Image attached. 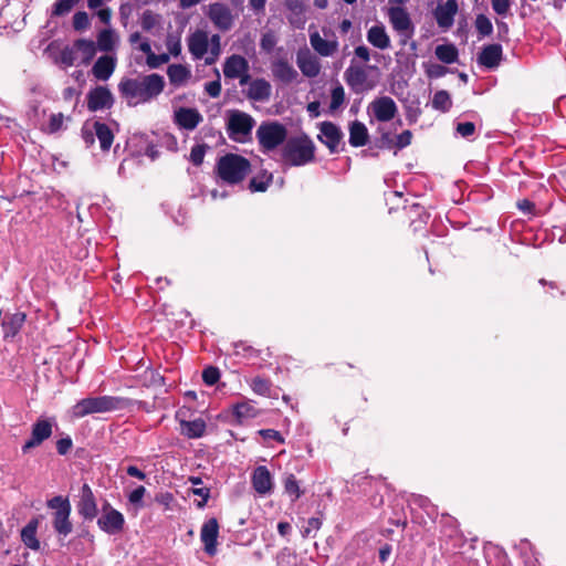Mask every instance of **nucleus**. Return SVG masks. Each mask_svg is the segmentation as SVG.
I'll return each mask as SVG.
<instances>
[{
	"label": "nucleus",
	"mask_w": 566,
	"mask_h": 566,
	"mask_svg": "<svg viewBox=\"0 0 566 566\" xmlns=\"http://www.w3.org/2000/svg\"><path fill=\"white\" fill-rule=\"evenodd\" d=\"M165 80L160 74L151 73L139 78H123L118 84L120 95L129 105L148 103L163 93Z\"/></svg>",
	"instance_id": "obj_1"
},
{
	"label": "nucleus",
	"mask_w": 566,
	"mask_h": 566,
	"mask_svg": "<svg viewBox=\"0 0 566 566\" xmlns=\"http://www.w3.org/2000/svg\"><path fill=\"white\" fill-rule=\"evenodd\" d=\"M214 171L223 182L238 185L251 172V163L239 154L228 153L217 160Z\"/></svg>",
	"instance_id": "obj_2"
},
{
	"label": "nucleus",
	"mask_w": 566,
	"mask_h": 566,
	"mask_svg": "<svg viewBox=\"0 0 566 566\" xmlns=\"http://www.w3.org/2000/svg\"><path fill=\"white\" fill-rule=\"evenodd\" d=\"M133 401L124 397L99 396L81 399L72 407L74 418H84L92 413L109 412L130 407Z\"/></svg>",
	"instance_id": "obj_3"
},
{
	"label": "nucleus",
	"mask_w": 566,
	"mask_h": 566,
	"mask_svg": "<svg viewBox=\"0 0 566 566\" xmlns=\"http://www.w3.org/2000/svg\"><path fill=\"white\" fill-rule=\"evenodd\" d=\"M315 145L313 140L303 135L290 138L281 151L282 163L285 167H300L315 159Z\"/></svg>",
	"instance_id": "obj_4"
},
{
	"label": "nucleus",
	"mask_w": 566,
	"mask_h": 566,
	"mask_svg": "<svg viewBox=\"0 0 566 566\" xmlns=\"http://www.w3.org/2000/svg\"><path fill=\"white\" fill-rule=\"evenodd\" d=\"M49 509L54 510L53 512V528L61 536H67L73 531V524L70 520L71 515V503L67 497L56 495L46 502Z\"/></svg>",
	"instance_id": "obj_5"
},
{
	"label": "nucleus",
	"mask_w": 566,
	"mask_h": 566,
	"mask_svg": "<svg viewBox=\"0 0 566 566\" xmlns=\"http://www.w3.org/2000/svg\"><path fill=\"white\" fill-rule=\"evenodd\" d=\"M255 135L262 151H271L285 142L287 129L279 122H263Z\"/></svg>",
	"instance_id": "obj_6"
},
{
	"label": "nucleus",
	"mask_w": 566,
	"mask_h": 566,
	"mask_svg": "<svg viewBox=\"0 0 566 566\" xmlns=\"http://www.w3.org/2000/svg\"><path fill=\"white\" fill-rule=\"evenodd\" d=\"M255 125L254 118L242 111L231 109L227 117V133L230 139L243 143L250 136Z\"/></svg>",
	"instance_id": "obj_7"
},
{
	"label": "nucleus",
	"mask_w": 566,
	"mask_h": 566,
	"mask_svg": "<svg viewBox=\"0 0 566 566\" xmlns=\"http://www.w3.org/2000/svg\"><path fill=\"white\" fill-rule=\"evenodd\" d=\"M97 526L108 535H116L123 532L125 527V517L108 501L102 505V514L97 517Z\"/></svg>",
	"instance_id": "obj_8"
},
{
	"label": "nucleus",
	"mask_w": 566,
	"mask_h": 566,
	"mask_svg": "<svg viewBox=\"0 0 566 566\" xmlns=\"http://www.w3.org/2000/svg\"><path fill=\"white\" fill-rule=\"evenodd\" d=\"M53 433V420L48 418H39L31 428V436L24 442L21 450L25 454L30 450L40 447Z\"/></svg>",
	"instance_id": "obj_9"
},
{
	"label": "nucleus",
	"mask_w": 566,
	"mask_h": 566,
	"mask_svg": "<svg viewBox=\"0 0 566 566\" xmlns=\"http://www.w3.org/2000/svg\"><path fill=\"white\" fill-rule=\"evenodd\" d=\"M78 515L84 520L92 522L98 515V506L96 496L92 488L84 483L80 490L78 501L76 503Z\"/></svg>",
	"instance_id": "obj_10"
},
{
	"label": "nucleus",
	"mask_w": 566,
	"mask_h": 566,
	"mask_svg": "<svg viewBox=\"0 0 566 566\" xmlns=\"http://www.w3.org/2000/svg\"><path fill=\"white\" fill-rule=\"evenodd\" d=\"M388 18L392 28L405 38L402 43L413 35L415 27L405 8L400 6L389 8Z\"/></svg>",
	"instance_id": "obj_11"
},
{
	"label": "nucleus",
	"mask_w": 566,
	"mask_h": 566,
	"mask_svg": "<svg viewBox=\"0 0 566 566\" xmlns=\"http://www.w3.org/2000/svg\"><path fill=\"white\" fill-rule=\"evenodd\" d=\"M344 80L346 84L355 92L369 91L375 87V83L368 81V73L365 66L349 65L345 73Z\"/></svg>",
	"instance_id": "obj_12"
},
{
	"label": "nucleus",
	"mask_w": 566,
	"mask_h": 566,
	"mask_svg": "<svg viewBox=\"0 0 566 566\" xmlns=\"http://www.w3.org/2000/svg\"><path fill=\"white\" fill-rule=\"evenodd\" d=\"M344 134L340 128L333 122H322L319 124L318 140L324 144L331 154L339 151V145L343 140Z\"/></svg>",
	"instance_id": "obj_13"
},
{
	"label": "nucleus",
	"mask_w": 566,
	"mask_h": 566,
	"mask_svg": "<svg viewBox=\"0 0 566 566\" xmlns=\"http://www.w3.org/2000/svg\"><path fill=\"white\" fill-rule=\"evenodd\" d=\"M87 108L90 112L108 109L114 104L112 92L106 86H95L91 88L86 95Z\"/></svg>",
	"instance_id": "obj_14"
},
{
	"label": "nucleus",
	"mask_w": 566,
	"mask_h": 566,
	"mask_svg": "<svg viewBox=\"0 0 566 566\" xmlns=\"http://www.w3.org/2000/svg\"><path fill=\"white\" fill-rule=\"evenodd\" d=\"M219 522L216 517L207 520L200 531V539L203 543L205 553L209 556L217 554L218 537H219Z\"/></svg>",
	"instance_id": "obj_15"
},
{
	"label": "nucleus",
	"mask_w": 566,
	"mask_h": 566,
	"mask_svg": "<svg viewBox=\"0 0 566 566\" xmlns=\"http://www.w3.org/2000/svg\"><path fill=\"white\" fill-rule=\"evenodd\" d=\"M209 19L221 31H228L233 25L231 10L223 3H212L209 6Z\"/></svg>",
	"instance_id": "obj_16"
},
{
	"label": "nucleus",
	"mask_w": 566,
	"mask_h": 566,
	"mask_svg": "<svg viewBox=\"0 0 566 566\" xmlns=\"http://www.w3.org/2000/svg\"><path fill=\"white\" fill-rule=\"evenodd\" d=\"M370 107L373 109L374 116L378 122H389L396 116L398 112L395 101L389 96L375 98L370 103Z\"/></svg>",
	"instance_id": "obj_17"
},
{
	"label": "nucleus",
	"mask_w": 566,
	"mask_h": 566,
	"mask_svg": "<svg viewBox=\"0 0 566 566\" xmlns=\"http://www.w3.org/2000/svg\"><path fill=\"white\" fill-rule=\"evenodd\" d=\"M175 123L184 129L193 130L201 122L202 115L197 108L180 107L175 112Z\"/></svg>",
	"instance_id": "obj_18"
},
{
	"label": "nucleus",
	"mask_w": 566,
	"mask_h": 566,
	"mask_svg": "<svg viewBox=\"0 0 566 566\" xmlns=\"http://www.w3.org/2000/svg\"><path fill=\"white\" fill-rule=\"evenodd\" d=\"M503 50L497 43L483 46L478 55V63L481 66L493 70L497 67L502 61Z\"/></svg>",
	"instance_id": "obj_19"
},
{
	"label": "nucleus",
	"mask_w": 566,
	"mask_h": 566,
	"mask_svg": "<svg viewBox=\"0 0 566 566\" xmlns=\"http://www.w3.org/2000/svg\"><path fill=\"white\" fill-rule=\"evenodd\" d=\"M458 9L457 0H447L444 4H439L434 11L438 25L442 29L452 27Z\"/></svg>",
	"instance_id": "obj_20"
},
{
	"label": "nucleus",
	"mask_w": 566,
	"mask_h": 566,
	"mask_svg": "<svg viewBox=\"0 0 566 566\" xmlns=\"http://www.w3.org/2000/svg\"><path fill=\"white\" fill-rule=\"evenodd\" d=\"M271 70L274 78L283 84H291L298 76L297 71L285 59L274 61Z\"/></svg>",
	"instance_id": "obj_21"
},
{
	"label": "nucleus",
	"mask_w": 566,
	"mask_h": 566,
	"mask_svg": "<svg viewBox=\"0 0 566 566\" xmlns=\"http://www.w3.org/2000/svg\"><path fill=\"white\" fill-rule=\"evenodd\" d=\"M249 71L248 60L239 54L227 57L223 64V74L227 78H237Z\"/></svg>",
	"instance_id": "obj_22"
},
{
	"label": "nucleus",
	"mask_w": 566,
	"mask_h": 566,
	"mask_svg": "<svg viewBox=\"0 0 566 566\" xmlns=\"http://www.w3.org/2000/svg\"><path fill=\"white\" fill-rule=\"evenodd\" d=\"M272 94V86L265 78H255L250 82L247 97L254 102H266Z\"/></svg>",
	"instance_id": "obj_23"
},
{
	"label": "nucleus",
	"mask_w": 566,
	"mask_h": 566,
	"mask_svg": "<svg viewBox=\"0 0 566 566\" xmlns=\"http://www.w3.org/2000/svg\"><path fill=\"white\" fill-rule=\"evenodd\" d=\"M27 315L23 312H17L4 316L1 326L3 329V338H13L19 334L24 325Z\"/></svg>",
	"instance_id": "obj_24"
},
{
	"label": "nucleus",
	"mask_w": 566,
	"mask_h": 566,
	"mask_svg": "<svg viewBox=\"0 0 566 566\" xmlns=\"http://www.w3.org/2000/svg\"><path fill=\"white\" fill-rule=\"evenodd\" d=\"M296 63L303 75L307 77H316L321 72V64L318 59L307 52H298Z\"/></svg>",
	"instance_id": "obj_25"
},
{
	"label": "nucleus",
	"mask_w": 566,
	"mask_h": 566,
	"mask_svg": "<svg viewBox=\"0 0 566 566\" xmlns=\"http://www.w3.org/2000/svg\"><path fill=\"white\" fill-rule=\"evenodd\" d=\"M116 59L111 55L99 56L92 67V74L99 81H107L114 73Z\"/></svg>",
	"instance_id": "obj_26"
},
{
	"label": "nucleus",
	"mask_w": 566,
	"mask_h": 566,
	"mask_svg": "<svg viewBox=\"0 0 566 566\" xmlns=\"http://www.w3.org/2000/svg\"><path fill=\"white\" fill-rule=\"evenodd\" d=\"M189 52L195 59H202L208 52L209 39L205 31H196L188 39Z\"/></svg>",
	"instance_id": "obj_27"
},
{
	"label": "nucleus",
	"mask_w": 566,
	"mask_h": 566,
	"mask_svg": "<svg viewBox=\"0 0 566 566\" xmlns=\"http://www.w3.org/2000/svg\"><path fill=\"white\" fill-rule=\"evenodd\" d=\"M310 42L314 51L321 56H332L338 50L337 40L323 39L318 32L310 34Z\"/></svg>",
	"instance_id": "obj_28"
},
{
	"label": "nucleus",
	"mask_w": 566,
	"mask_h": 566,
	"mask_svg": "<svg viewBox=\"0 0 566 566\" xmlns=\"http://www.w3.org/2000/svg\"><path fill=\"white\" fill-rule=\"evenodd\" d=\"M252 485L259 494H266L272 489V476L266 467H258L252 474Z\"/></svg>",
	"instance_id": "obj_29"
},
{
	"label": "nucleus",
	"mask_w": 566,
	"mask_h": 566,
	"mask_svg": "<svg viewBox=\"0 0 566 566\" xmlns=\"http://www.w3.org/2000/svg\"><path fill=\"white\" fill-rule=\"evenodd\" d=\"M349 144L358 148L365 146L369 140V133L366 125L359 120L349 123Z\"/></svg>",
	"instance_id": "obj_30"
},
{
	"label": "nucleus",
	"mask_w": 566,
	"mask_h": 566,
	"mask_svg": "<svg viewBox=\"0 0 566 566\" xmlns=\"http://www.w3.org/2000/svg\"><path fill=\"white\" fill-rule=\"evenodd\" d=\"M367 41L379 50H387L390 48V38L382 24H376L369 28L367 31Z\"/></svg>",
	"instance_id": "obj_31"
},
{
	"label": "nucleus",
	"mask_w": 566,
	"mask_h": 566,
	"mask_svg": "<svg viewBox=\"0 0 566 566\" xmlns=\"http://www.w3.org/2000/svg\"><path fill=\"white\" fill-rule=\"evenodd\" d=\"M39 526V520L32 518L21 531V541L23 544L33 551L40 549V541L36 537V531Z\"/></svg>",
	"instance_id": "obj_32"
},
{
	"label": "nucleus",
	"mask_w": 566,
	"mask_h": 566,
	"mask_svg": "<svg viewBox=\"0 0 566 566\" xmlns=\"http://www.w3.org/2000/svg\"><path fill=\"white\" fill-rule=\"evenodd\" d=\"M180 428L181 434L188 439H198L205 434L207 424L202 418H197L191 421L181 420Z\"/></svg>",
	"instance_id": "obj_33"
},
{
	"label": "nucleus",
	"mask_w": 566,
	"mask_h": 566,
	"mask_svg": "<svg viewBox=\"0 0 566 566\" xmlns=\"http://www.w3.org/2000/svg\"><path fill=\"white\" fill-rule=\"evenodd\" d=\"M75 49L77 50L78 59L83 65H88L93 61L97 51L95 42L87 39L75 40Z\"/></svg>",
	"instance_id": "obj_34"
},
{
	"label": "nucleus",
	"mask_w": 566,
	"mask_h": 566,
	"mask_svg": "<svg viewBox=\"0 0 566 566\" xmlns=\"http://www.w3.org/2000/svg\"><path fill=\"white\" fill-rule=\"evenodd\" d=\"M95 136L99 142L101 149L103 151H108L114 142V134L109 126L99 120H95L93 124Z\"/></svg>",
	"instance_id": "obj_35"
},
{
	"label": "nucleus",
	"mask_w": 566,
	"mask_h": 566,
	"mask_svg": "<svg viewBox=\"0 0 566 566\" xmlns=\"http://www.w3.org/2000/svg\"><path fill=\"white\" fill-rule=\"evenodd\" d=\"M167 75L171 85L179 86L190 78L191 72L186 65L171 64L167 69Z\"/></svg>",
	"instance_id": "obj_36"
},
{
	"label": "nucleus",
	"mask_w": 566,
	"mask_h": 566,
	"mask_svg": "<svg viewBox=\"0 0 566 566\" xmlns=\"http://www.w3.org/2000/svg\"><path fill=\"white\" fill-rule=\"evenodd\" d=\"M272 181V172H269L268 170H262L256 176L250 179L248 188L251 192H264L268 190Z\"/></svg>",
	"instance_id": "obj_37"
},
{
	"label": "nucleus",
	"mask_w": 566,
	"mask_h": 566,
	"mask_svg": "<svg viewBox=\"0 0 566 566\" xmlns=\"http://www.w3.org/2000/svg\"><path fill=\"white\" fill-rule=\"evenodd\" d=\"M233 415L241 423L245 419H253L260 415L255 406L248 401L238 402L233 406Z\"/></svg>",
	"instance_id": "obj_38"
},
{
	"label": "nucleus",
	"mask_w": 566,
	"mask_h": 566,
	"mask_svg": "<svg viewBox=\"0 0 566 566\" xmlns=\"http://www.w3.org/2000/svg\"><path fill=\"white\" fill-rule=\"evenodd\" d=\"M437 59L446 64H452L458 61L459 52L453 44H440L434 50Z\"/></svg>",
	"instance_id": "obj_39"
},
{
	"label": "nucleus",
	"mask_w": 566,
	"mask_h": 566,
	"mask_svg": "<svg viewBox=\"0 0 566 566\" xmlns=\"http://www.w3.org/2000/svg\"><path fill=\"white\" fill-rule=\"evenodd\" d=\"M250 387L254 394L263 397L271 396L272 382L270 379L256 376L251 379Z\"/></svg>",
	"instance_id": "obj_40"
},
{
	"label": "nucleus",
	"mask_w": 566,
	"mask_h": 566,
	"mask_svg": "<svg viewBox=\"0 0 566 566\" xmlns=\"http://www.w3.org/2000/svg\"><path fill=\"white\" fill-rule=\"evenodd\" d=\"M431 104L434 109L446 113L452 106L451 96L444 90L438 91L434 93Z\"/></svg>",
	"instance_id": "obj_41"
},
{
	"label": "nucleus",
	"mask_w": 566,
	"mask_h": 566,
	"mask_svg": "<svg viewBox=\"0 0 566 566\" xmlns=\"http://www.w3.org/2000/svg\"><path fill=\"white\" fill-rule=\"evenodd\" d=\"M283 484L285 493L292 496L293 502L302 496L303 491L301 490L300 483L294 474H287L284 478Z\"/></svg>",
	"instance_id": "obj_42"
},
{
	"label": "nucleus",
	"mask_w": 566,
	"mask_h": 566,
	"mask_svg": "<svg viewBox=\"0 0 566 566\" xmlns=\"http://www.w3.org/2000/svg\"><path fill=\"white\" fill-rule=\"evenodd\" d=\"M115 46L114 31L104 29L97 34V46L101 51L109 52Z\"/></svg>",
	"instance_id": "obj_43"
},
{
	"label": "nucleus",
	"mask_w": 566,
	"mask_h": 566,
	"mask_svg": "<svg viewBox=\"0 0 566 566\" xmlns=\"http://www.w3.org/2000/svg\"><path fill=\"white\" fill-rule=\"evenodd\" d=\"M80 0H56L52 7L51 17H63L72 11Z\"/></svg>",
	"instance_id": "obj_44"
},
{
	"label": "nucleus",
	"mask_w": 566,
	"mask_h": 566,
	"mask_svg": "<svg viewBox=\"0 0 566 566\" xmlns=\"http://www.w3.org/2000/svg\"><path fill=\"white\" fill-rule=\"evenodd\" d=\"M78 60V53L75 49V41L72 45H66L61 50L60 62L65 66H73Z\"/></svg>",
	"instance_id": "obj_45"
},
{
	"label": "nucleus",
	"mask_w": 566,
	"mask_h": 566,
	"mask_svg": "<svg viewBox=\"0 0 566 566\" xmlns=\"http://www.w3.org/2000/svg\"><path fill=\"white\" fill-rule=\"evenodd\" d=\"M160 22V15L151 10H145L140 18L142 29L146 32L151 31Z\"/></svg>",
	"instance_id": "obj_46"
},
{
	"label": "nucleus",
	"mask_w": 566,
	"mask_h": 566,
	"mask_svg": "<svg viewBox=\"0 0 566 566\" xmlns=\"http://www.w3.org/2000/svg\"><path fill=\"white\" fill-rule=\"evenodd\" d=\"M475 28L480 36H489L493 32L491 20L484 14H478L475 19Z\"/></svg>",
	"instance_id": "obj_47"
},
{
	"label": "nucleus",
	"mask_w": 566,
	"mask_h": 566,
	"mask_svg": "<svg viewBox=\"0 0 566 566\" xmlns=\"http://www.w3.org/2000/svg\"><path fill=\"white\" fill-rule=\"evenodd\" d=\"M345 102V91L344 87L338 84L332 90L331 94V103H329V109L336 111Z\"/></svg>",
	"instance_id": "obj_48"
},
{
	"label": "nucleus",
	"mask_w": 566,
	"mask_h": 566,
	"mask_svg": "<svg viewBox=\"0 0 566 566\" xmlns=\"http://www.w3.org/2000/svg\"><path fill=\"white\" fill-rule=\"evenodd\" d=\"M72 25L75 31H80V32L88 29L91 27V21H90V17H88L87 12L77 11L73 15Z\"/></svg>",
	"instance_id": "obj_49"
},
{
	"label": "nucleus",
	"mask_w": 566,
	"mask_h": 566,
	"mask_svg": "<svg viewBox=\"0 0 566 566\" xmlns=\"http://www.w3.org/2000/svg\"><path fill=\"white\" fill-rule=\"evenodd\" d=\"M220 370L218 367L208 366L202 370V380L207 386H213L220 380Z\"/></svg>",
	"instance_id": "obj_50"
},
{
	"label": "nucleus",
	"mask_w": 566,
	"mask_h": 566,
	"mask_svg": "<svg viewBox=\"0 0 566 566\" xmlns=\"http://www.w3.org/2000/svg\"><path fill=\"white\" fill-rule=\"evenodd\" d=\"M208 146L206 144L195 145L190 151V161L195 166H200L203 163Z\"/></svg>",
	"instance_id": "obj_51"
},
{
	"label": "nucleus",
	"mask_w": 566,
	"mask_h": 566,
	"mask_svg": "<svg viewBox=\"0 0 566 566\" xmlns=\"http://www.w3.org/2000/svg\"><path fill=\"white\" fill-rule=\"evenodd\" d=\"M64 116L62 113H55L50 116L48 127L45 132L48 134L57 133L63 126Z\"/></svg>",
	"instance_id": "obj_52"
},
{
	"label": "nucleus",
	"mask_w": 566,
	"mask_h": 566,
	"mask_svg": "<svg viewBox=\"0 0 566 566\" xmlns=\"http://www.w3.org/2000/svg\"><path fill=\"white\" fill-rule=\"evenodd\" d=\"M146 493V489L143 485L137 486L135 490H133L128 494V501L130 504L135 505L136 507H143V497Z\"/></svg>",
	"instance_id": "obj_53"
},
{
	"label": "nucleus",
	"mask_w": 566,
	"mask_h": 566,
	"mask_svg": "<svg viewBox=\"0 0 566 566\" xmlns=\"http://www.w3.org/2000/svg\"><path fill=\"white\" fill-rule=\"evenodd\" d=\"M169 61V54L161 53V54H155L151 53L149 56L146 57V63L150 69H157L161 66L163 64L167 63Z\"/></svg>",
	"instance_id": "obj_54"
},
{
	"label": "nucleus",
	"mask_w": 566,
	"mask_h": 566,
	"mask_svg": "<svg viewBox=\"0 0 566 566\" xmlns=\"http://www.w3.org/2000/svg\"><path fill=\"white\" fill-rule=\"evenodd\" d=\"M516 207L525 216L533 217L536 214V206L528 199L518 200Z\"/></svg>",
	"instance_id": "obj_55"
},
{
	"label": "nucleus",
	"mask_w": 566,
	"mask_h": 566,
	"mask_svg": "<svg viewBox=\"0 0 566 566\" xmlns=\"http://www.w3.org/2000/svg\"><path fill=\"white\" fill-rule=\"evenodd\" d=\"M258 433L264 439V440H274L280 444H283L285 442L284 437L281 434L280 431L274 429H261L258 431Z\"/></svg>",
	"instance_id": "obj_56"
},
{
	"label": "nucleus",
	"mask_w": 566,
	"mask_h": 566,
	"mask_svg": "<svg viewBox=\"0 0 566 566\" xmlns=\"http://www.w3.org/2000/svg\"><path fill=\"white\" fill-rule=\"evenodd\" d=\"M512 0H491L492 9L499 15H506Z\"/></svg>",
	"instance_id": "obj_57"
},
{
	"label": "nucleus",
	"mask_w": 566,
	"mask_h": 566,
	"mask_svg": "<svg viewBox=\"0 0 566 566\" xmlns=\"http://www.w3.org/2000/svg\"><path fill=\"white\" fill-rule=\"evenodd\" d=\"M412 133L409 129L403 130L396 137L395 147L397 149H402L411 144Z\"/></svg>",
	"instance_id": "obj_58"
},
{
	"label": "nucleus",
	"mask_w": 566,
	"mask_h": 566,
	"mask_svg": "<svg viewBox=\"0 0 566 566\" xmlns=\"http://www.w3.org/2000/svg\"><path fill=\"white\" fill-rule=\"evenodd\" d=\"M221 90H222V87H221L220 80L208 82L205 85V91L212 98L219 97L221 94Z\"/></svg>",
	"instance_id": "obj_59"
},
{
	"label": "nucleus",
	"mask_w": 566,
	"mask_h": 566,
	"mask_svg": "<svg viewBox=\"0 0 566 566\" xmlns=\"http://www.w3.org/2000/svg\"><path fill=\"white\" fill-rule=\"evenodd\" d=\"M73 447V441L70 437L61 438L56 441V451L61 455L67 454Z\"/></svg>",
	"instance_id": "obj_60"
},
{
	"label": "nucleus",
	"mask_w": 566,
	"mask_h": 566,
	"mask_svg": "<svg viewBox=\"0 0 566 566\" xmlns=\"http://www.w3.org/2000/svg\"><path fill=\"white\" fill-rule=\"evenodd\" d=\"M475 132V125L472 122L458 123L457 133L462 137H470Z\"/></svg>",
	"instance_id": "obj_61"
},
{
	"label": "nucleus",
	"mask_w": 566,
	"mask_h": 566,
	"mask_svg": "<svg viewBox=\"0 0 566 566\" xmlns=\"http://www.w3.org/2000/svg\"><path fill=\"white\" fill-rule=\"evenodd\" d=\"M192 493L195 495H198L201 497V500L199 502H197V507L203 509L207 505V502L210 497V489L209 488L192 489Z\"/></svg>",
	"instance_id": "obj_62"
},
{
	"label": "nucleus",
	"mask_w": 566,
	"mask_h": 566,
	"mask_svg": "<svg viewBox=\"0 0 566 566\" xmlns=\"http://www.w3.org/2000/svg\"><path fill=\"white\" fill-rule=\"evenodd\" d=\"M155 501L168 510L170 509V504L174 501V495L170 492H160L156 494Z\"/></svg>",
	"instance_id": "obj_63"
},
{
	"label": "nucleus",
	"mask_w": 566,
	"mask_h": 566,
	"mask_svg": "<svg viewBox=\"0 0 566 566\" xmlns=\"http://www.w3.org/2000/svg\"><path fill=\"white\" fill-rule=\"evenodd\" d=\"M275 43H276L275 36L271 33H265L261 38L260 45L264 51L270 52L275 46Z\"/></svg>",
	"instance_id": "obj_64"
}]
</instances>
